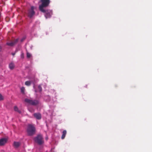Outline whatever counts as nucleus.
I'll return each mask as SVG.
<instances>
[{
	"label": "nucleus",
	"instance_id": "1",
	"mask_svg": "<svg viewBox=\"0 0 152 152\" xmlns=\"http://www.w3.org/2000/svg\"><path fill=\"white\" fill-rule=\"evenodd\" d=\"M41 4L39 6V9L41 12H44V8L47 7L50 3V0H41Z\"/></svg>",
	"mask_w": 152,
	"mask_h": 152
},
{
	"label": "nucleus",
	"instance_id": "2",
	"mask_svg": "<svg viewBox=\"0 0 152 152\" xmlns=\"http://www.w3.org/2000/svg\"><path fill=\"white\" fill-rule=\"evenodd\" d=\"M36 9V7L33 6H31L30 8L29 9L26 13L27 16L30 18H32L35 15V12L34 10Z\"/></svg>",
	"mask_w": 152,
	"mask_h": 152
},
{
	"label": "nucleus",
	"instance_id": "3",
	"mask_svg": "<svg viewBox=\"0 0 152 152\" xmlns=\"http://www.w3.org/2000/svg\"><path fill=\"white\" fill-rule=\"evenodd\" d=\"M35 129L33 125L28 124L27 129V132L28 135L31 136L35 133Z\"/></svg>",
	"mask_w": 152,
	"mask_h": 152
},
{
	"label": "nucleus",
	"instance_id": "4",
	"mask_svg": "<svg viewBox=\"0 0 152 152\" xmlns=\"http://www.w3.org/2000/svg\"><path fill=\"white\" fill-rule=\"evenodd\" d=\"M35 142L38 145H41L44 143V140L42 135L38 134L34 138Z\"/></svg>",
	"mask_w": 152,
	"mask_h": 152
},
{
	"label": "nucleus",
	"instance_id": "5",
	"mask_svg": "<svg viewBox=\"0 0 152 152\" xmlns=\"http://www.w3.org/2000/svg\"><path fill=\"white\" fill-rule=\"evenodd\" d=\"M24 101L26 103L33 106L39 104V101L37 100H32L27 98L24 99Z\"/></svg>",
	"mask_w": 152,
	"mask_h": 152
},
{
	"label": "nucleus",
	"instance_id": "6",
	"mask_svg": "<svg viewBox=\"0 0 152 152\" xmlns=\"http://www.w3.org/2000/svg\"><path fill=\"white\" fill-rule=\"evenodd\" d=\"M44 12H42L45 13V17L46 18H50L52 14V11L50 10H45V9H44Z\"/></svg>",
	"mask_w": 152,
	"mask_h": 152
},
{
	"label": "nucleus",
	"instance_id": "7",
	"mask_svg": "<svg viewBox=\"0 0 152 152\" xmlns=\"http://www.w3.org/2000/svg\"><path fill=\"white\" fill-rule=\"evenodd\" d=\"M7 141V139L2 138L0 139V146H2L5 145Z\"/></svg>",
	"mask_w": 152,
	"mask_h": 152
},
{
	"label": "nucleus",
	"instance_id": "8",
	"mask_svg": "<svg viewBox=\"0 0 152 152\" xmlns=\"http://www.w3.org/2000/svg\"><path fill=\"white\" fill-rule=\"evenodd\" d=\"M18 41V39H17L12 42H7V44L9 46H13Z\"/></svg>",
	"mask_w": 152,
	"mask_h": 152
},
{
	"label": "nucleus",
	"instance_id": "9",
	"mask_svg": "<svg viewBox=\"0 0 152 152\" xmlns=\"http://www.w3.org/2000/svg\"><path fill=\"white\" fill-rule=\"evenodd\" d=\"M33 115L37 119L39 120L41 118V114L39 113H34V114Z\"/></svg>",
	"mask_w": 152,
	"mask_h": 152
},
{
	"label": "nucleus",
	"instance_id": "10",
	"mask_svg": "<svg viewBox=\"0 0 152 152\" xmlns=\"http://www.w3.org/2000/svg\"><path fill=\"white\" fill-rule=\"evenodd\" d=\"M66 130H64L62 132V134L61 136V138L62 139H63L65 137L66 135Z\"/></svg>",
	"mask_w": 152,
	"mask_h": 152
},
{
	"label": "nucleus",
	"instance_id": "11",
	"mask_svg": "<svg viewBox=\"0 0 152 152\" xmlns=\"http://www.w3.org/2000/svg\"><path fill=\"white\" fill-rule=\"evenodd\" d=\"M9 67L11 69H13L15 67V65L13 63H11L9 65Z\"/></svg>",
	"mask_w": 152,
	"mask_h": 152
},
{
	"label": "nucleus",
	"instance_id": "12",
	"mask_svg": "<svg viewBox=\"0 0 152 152\" xmlns=\"http://www.w3.org/2000/svg\"><path fill=\"white\" fill-rule=\"evenodd\" d=\"M14 110L15 111L18 112L20 113H21V111L19 110V109L17 106H14Z\"/></svg>",
	"mask_w": 152,
	"mask_h": 152
},
{
	"label": "nucleus",
	"instance_id": "13",
	"mask_svg": "<svg viewBox=\"0 0 152 152\" xmlns=\"http://www.w3.org/2000/svg\"><path fill=\"white\" fill-rule=\"evenodd\" d=\"M14 145L16 147H18L20 145V143L19 142H14Z\"/></svg>",
	"mask_w": 152,
	"mask_h": 152
},
{
	"label": "nucleus",
	"instance_id": "14",
	"mask_svg": "<svg viewBox=\"0 0 152 152\" xmlns=\"http://www.w3.org/2000/svg\"><path fill=\"white\" fill-rule=\"evenodd\" d=\"M31 84V82L30 81H26L25 82V85L27 86H29Z\"/></svg>",
	"mask_w": 152,
	"mask_h": 152
},
{
	"label": "nucleus",
	"instance_id": "15",
	"mask_svg": "<svg viewBox=\"0 0 152 152\" xmlns=\"http://www.w3.org/2000/svg\"><path fill=\"white\" fill-rule=\"evenodd\" d=\"M31 55L29 53L27 52H26V57L28 58H30L31 57Z\"/></svg>",
	"mask_w": 152,
	"mask_h": 152
},
{
	"label": "nucleus",
	"instance_id": "16",
	"mask_svg": "<svg viewBox=\"0 0 152 152\" xmlns=\"http://www.w3.org/2000/svg\"><path fill=\"white\" fill-rule=\"evenodd\" d=\"M25 91V88L24 87H22L21 88V92L23 93L24 94Z\"/></svg>",
	"mask_w": 152,
	"mask_h": 152
},
{
	"label": "nucleus",
	"instance_id": "17",
	"mask_svg": "<svg viewBox=\"0 0 152 152\" xmlns=\"http://www.w3.org/2000/svg\"><path fill=\"white\" fill-rule=\"evenodd\" d=\"M38 89L39 90L40 92H41L42 91V88L40 85H39L38 86Z\"/></svg>",
	"mask_w": 152,
	"mask_h": 152
},
{
	"label": "nucleus",
	"instance_id": "18",
	"mask_svg": "<svg viewBox=\"0 0 152 152\" xmlns=\"http://www.w3.org/2000/svg\"><path fill=\"white\" fill-rule=\"evenodd\" d=\"M24 58V54L23 52H21V58L23 59Z\"/></svg>",
	"mask_w": 152,
	"mask_h": 152
},
{
	"label": "nucleus",
	"instance_id": "19",
	"mask_svg": "<svg viewBox=\"0 0 152 152\" xmlns=\"http://www.w3.org/2000/svg\"><path fill=\"white\" fill-rule=\"evenodd\" d=\"M4 99V98L2 95L0 94V101Z\"/></svg>",
	"mask_w": 152,
	"mask_h": 152
},
{
	"label": "nucleus",
	"instance_id": "20",
	"mask_svg": "<svg viewBox=\"0 0 152 152\" xmlns=\"http://www.w3.org/2000/svg\"><path fill=\"white\" fill-rule=\"evenodd\" d=\"M25 39V37H23L22 39H21V42L23 41Z\"/></svg>",
	"mask_w": 152,
	"mask_h": 152
},
{
	"label": "nucleus",
	"instance_id": "21",
	"mask_svg": "<svg viewBox=\"0 0 152 152\" xmlns=\"http://www.w3.org/2000/svg\"><path fill=\"white\" fill-rule=\"evenodd\" d=\"M2 50V48L0 46V52Z\"/></svg>",
	"mask_w": 152,
	"mask_h": 152
},
{
	"label": "nucleus",
	"instance_id": "22",
	"mask_svg": "<svg viewBox=\"0 0 152 152\" xmlns=\"http://www.w3.org/2000/svg\"><path fill=\"white\" fill-rule=\"evenodd\" d=\"M14 54H15V53H13V54H12V55H13V56H14Z\"/></svg>",
	"mask_w": 152,
	"mask_h": 152
}]
</instances>
